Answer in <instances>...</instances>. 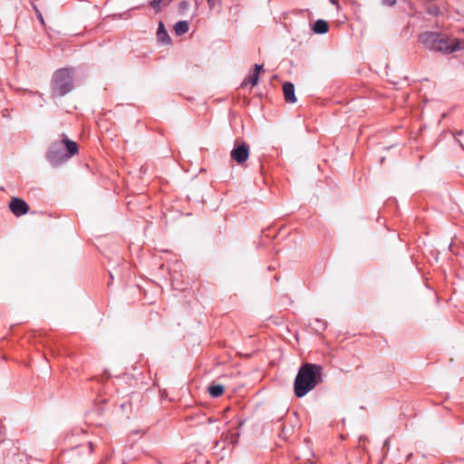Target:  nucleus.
<instances>
[{
  "mask_svg": "<svg viewBox=\"0 0 464 464\" xmlns=\"http://www.w3.org/2000/svg\"><path fill=\"white\" fill-rule=\"evenodd\" d=\"M323 382V367L319 364L303 363L294 381V392L297 398L305 396Z\"/></svg>",
  "mask_w": 464,
  "mask_h": 464,
  "instance_id": "1",
  "label": "nucleus"
},
{
  "mask_svg": "<svg viewBox=\"0 0 464 464\" xmlns=\"http://www.w3.org/2000/svg\"><path fill=\"white\" fill-rule=\"evenodd\" d=\"M419 42L424 48L443 54H450L464 49V41L450 39L441 32L425 31L419 34Z\"/></svg>",
  "mask_w": 464,
  "mask_h": 464,
  "instance_id": "2",
  "label": "nucleus"
},
{
  "mask_svg": "<svg viewBox=\"0 0 464 464\" xmlns=\"http://www.w3.org/2000/svg\"><path fill=\"white\" fill-rule=\"evenodd\" d=\"M78 150L77 143L63 133L60 140L51 143L45 158L53 167L57 168L78 153Z\"/></svg>",
  "mask_w": 464,
  "mask_h": 464,
  "instance_id": "3",
  "label": "nucleus"
},
{
  "mask_svg": "<svg viewBox=\"0 0 464 464\" xmlns=\"http://www.w3.org/2000/svg\"><path fill=\"white\" fill-rule=\"evenodd\" d=\"M73 72L72 68H61L53 72L51 82L53 98L65 96L72 91L74 87Z\"/></svg>",
  "mask_w": 464,
  "mask_h": 464,
  "instance_id": "4",
  "label": "nucleus"
},
{
  "mask_svg": "<svg viewBox=\"0 0 464 464\" xmlns=\"http://www.w3.org/2000/svg\"><path fill=\"white\" fill-rule=\"evenodd\" d=\"M249 153V145L246 141L237 139L234 148L230 151V157L232 160L240 165L247 160Z\"/></svg>",
  "mask_w": 464,
  "mask_h": 464,
  "instance_id": "5",
  "label": "nucleus"
},
{
  "mask_svg": "<svg viewBox=\"0 0 464 464\" xmlns=\"http://www.w3.org/2000/svg\"><path fill=\"white\" fill-rule=\"evenodd\" d=\"M9 208L15 217H21L29 211L28 204L24 199L16 197L10 200Z\"/></svg>",
  "mask_w": 464,
  "mask_h": 464,
  "instance_id": "6",
  "label": "nucleus"
},
{
  "mask_svg": "<svg viewBox=\"0 0 464 464\" xmlns=\"http://www.w3.org/2000/svg\"><path fill=\"white\" fill-rule=\"evenodd\" d=\"M191 7L194 8L193 17L198 10L197 0H181L178 6V12L180 15H187Z\"/></svg>",
  "mask_w": 464,
  "mask_h": 464,
  "instance_id": "7",
  "label": "nucleus"
},
{
  "mask_svg": "<svg viewBox=\"0 0 464 464\" xmlns=\"http://www.w3.org/2000/svg\"><path fill=\"white\" fill-rule=\"evenodd\" d=\"M283 92L285 101L287 103H295L296 102V97L295 93V85L290 82H285L283 84Z\"/></svg>",
  "mask_w": 464,
  "mask_h": 464,
  "instance_id": "8",
  "label": "nucleus"
},
{
  "mask_svg": "<svg viewBox=\"0 0 464 464\" xmlns=\"http://www.w3.org/2000/svg\"><path fill=\"white\" fill-rule=\"evenodd\" d=\"M157 40L162 44H169L171 43V38L169 37L162 22H160L158 26Z\"/></svg>",
  "mask_w": 464,
  "mask_h": 464,
  "instance_id": "9",
  "label": "nucleus"
},
{
  "mask_svg": "<svg viewBox=\"0 0 464 464\" xmlns=\"http://www.w3.org/2000/svg\"><path fill=\"white\" fill-rule=\"evenodd\" d=\"M313 31L318 34H326L329 30V24L325 20L318 19L313 25Z\"/></svg>",
  "mask_w": 464,
  "mask_h": 464,
  "instance_id": "10",
  "label": "nucleus"
},
{
  "mask_svg": "<svg viewBox=\"0 0 464 464\" xmlns=\"http://www.w3.org/2000/svg\"><path fill=\"white\" fill-rule=\"evenodd\" d=\"M208 391L212 398H218L224 393L225 388L222 384L211 383Z\"/></svg>",
  "mask_w": 464,
  "mask_h": 464,
  "instance_id": "11",
  "label": "nucleus"
},
{
  "mask_svg": "<svg viewBox=\"0 0 464 464\" xmlns=\"http://www.w3.org/2000/svg\"><path fill=\"white\" fill-rule=\"evenodd\" d=\"M174 31L176 35L181 36L185 34L188 31V21H179L174 25Z\"/></svg>",
  "mask_w": 464,
  "mask_h": 464,
  "instance_id": "12",
  "label": "nucleus"
},
{
  "mask_svg": "<svg viewBox=\"0 0 464 464\" xmlns=\"http://www.w3.org/2000/svg\"><path fill=\"white\" fill-rule=\"evenodd\" d=\"M258 82V76L253 73L248 74V76L241 82L240 87L245 88L247 84H251V86L256 85Z\"/></svg>",
  "mask_w": 464,
  "mask_h": 464,
  "instance_id": "13",
  "label": "nucleus"
},
{
  "mask_svg": "<svg viewBox=\"0 0 464 464\" xmlns=\"http://www.w3.org/2000/svg\"><path fill=\"white\" fill-rule=\"evenodd\" d=\"M163 0H151L150 1L149 5L153 8V10L158 13L160 9V4Z\"/></svg>",
  "mask_w": 464,
  "mask_h": 464,
  "instance_id": "14",
  "label": "nucleus"
},
{
  "mask_svg": "<svg viewBox=\"0 0 464 464\" xmlns=\"http://www.w3.org/2000/svg\"><path fill=\"white\" fill-rule=\"evenodd\" d=\"M263 68H264V65H263V64H257V63H256V64L254 65V71H253V73L259 77V73H260V72L263 70Z\"/></svg>",
  "mask_w": 464,
  "mask_h": 464,
  "instance_id": "15",
  "label": "nucleus"
},
{
  "mask_svg": "<svg viewBox=\"0 0 464 464\" xmlns=\"http://www.w3.org/2000/svg\"><path fill=\"white\" fill-rule=\"evenodd\" d=\"M438 13H439V7H438V6H436V5L431 6V7L430 8V10H429V14H430L437 15V14H438Z\"/></svg>",
  "mask_w": 464,
  "mask_h": 464,
  "instance_id": "16",
  "label": "nucleus"
},
{
  "mask_svg": "<svg viewBox=\"0 0 464 464\" xmlns=\"http://www.w3.org/2000/svg\"><path fill=\"white\" fill-rule=\"evenodd\" d=\"M382 4L388 6H392L396 4V0H382Z\"/></svg>",
  "mask_w": 464,
  "mask_h": 464,
  "instance_id": "17",
  "label": "nucleus"
},
{
  "mask_svg": "<svg viewBox=\"0 0 464 464\" xmlns=\"http://www.w3.org/2000/svg\"><path fill=\"white\" fill-rule=\"evenodd\" d=\"M34 8H35V12H36L38 20L40 21V23L44 24V17H43L42 14L36 7H34Z\"/></svg>",
  "mask_w": 464,
  "mask_h": 464,
  "instance_id": "18",
  "label": "nucleus"
},
{
  "mask_svg": "<svg viewBox=\"0 0 464 464\" xmlns=\"http://www.w3.org/2000/svg\"><path fill=\"white\" fill-rule=\"evenodd\" d=\"M207 2L208 5L212 7L217 4L218 0H207Z\"/></svg>",
  "mask_w": 464,
  "mask_h": 464,
  "instance_id": "19",
  "label": "nucleus"
},
{
  "mask_svg": "<svg viewBox=\"0 0 464 464\" xmlns=\"http://www.w3.org/2000/svg\"><path fill=\"white\" fill-rule=\"evenodd\" d=\"M332 5H336L337 8H340V5L338 0H329Z\"/></svg>",
  "mask_w": 464,
  "mask_h": 464,
  "instance_id": "20",
  "label": "nucleus"
},
{
  "mask_svg": "<svg viewBox=\"0 0 464 464\" xmlns=\"http://www.w3.org/2000/svg\"><path fill=\"white\" fill-rule=\"evenodd\" d=\"M26 92H29L32 95H35V94H39L40 96L43 95L42 93H39L38 92H33V91H26Z\"/></svg>",
  "mask_w": 464,
  "mask_h": 464,
  "instance_id": "21",
  "label": "nucleus"
},
{
  "mask_svg": "<svg viewBox=\"0 0 464 464\" xmlns=\"http://www.w3.org/2000/svg\"><path fill=\"white\" fill-rule=\"evenodd\" d=\"M89 447H90V449H91V451H92V450H93V444H92V442H89Z\"/></svg>",
  "mask_w": 464,
  "mask_h": 464,
  "instance_id": "22",
  "label": "nucleus"
},
{
  "mask_svg": "<svg viewBox=\"0 0 464 464\" xmlns=\"http://www.w3.org/2000/svg\"><path fill=\"white\" fill-rule=\"evenodd\" d=\"M285 434H286V430H285V428H283V430H282V436L283 435L285 436Z\"/></svg>",
  "mask_w": 464,
  "mask_h": 464,
  "instance_id": "23",
  "label": "nucleus"
},
{
  "mask_svg": "<svg viewBox=\"0 0 464 464\" xmlns=\"http://www.w3.org/2000/svg\"><path fill=\"white\" fill-rule=\"evenodd\" d=\"M159 463H160V464H163V463H162V462H160V461Z\"/></svg>",
  "mask_w": 464,
  "mask_h": 464,
  "instance_id": "24",
  "label": "nucleus"
}]
</instances>
